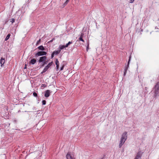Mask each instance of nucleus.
<instances>
[{
  "instance_id": "obj_30",
  "label": "nucleus",
  "mask_w": 159,
  "mask_h": 159,
  "mask_svg": "<svg viewBox=\"0 0 159 159\" xmlns=\"http://www.w3.org/2000/svg\"><path fill=\"white\" fill-rule=\"evenodd\" d=\"M127 72V70H126L124 69V76H125L126 75Z\"/></svg>"
},
{
  "instance_id": "obj_20",
  "label": "nucleus",
  "mask_w": 159,
  "mask_h": 159,
  "mask_svg": "<svg viewBox=\"0 0 159 159\" xmlns=\"http://www.w3.org/2000/svg\"><path fill=\"white\" fill-rule=\"evenodd\" d=\"M64 67V64H63L62 66L60 68V71H61L63 70V69Z\"/></svg>"
},
{
  "instance_id": "obj_26",
  "label": "nucleus",
  "mask_w": 159,
  "mask_h": 159,
  "mask_svg": "<svg viewBox=\"0 0 159 159\" xmlns=\"http://www.w3.org/2000/svg\"><path fill=\"white\" fill-rule=\"evenodd\" d=\"M45 65V64H44V63L43 62H41V64L40 65V68L43 67Z\"/></svg>"
},
{
  "instance_id": "obj_3",
  "label": "nucleus",
  "mask_w": 159,
  "mask_h": 159,
  "mask_svg": "<svg viewBox=\"0 0 159 159\" xmlns=\"http://www.w3.org/2000/svg\"><path fill=\"white\" fill-rule=\"evenodd\" d=\"M47 54V52L43 51H39L35 55V57H37L40 56H45Z\"/></svg>"
},
{
  "instance_id": "obj_25",
  "label": "nucleus",
  "mask_w": 159,
  "mask_h": 159,
  "mask_svg": "<svg viewBox=\"0 0 159 159\" xmlns=\"http://www.w3.org/2000/svg\"><path fill=\"white\" fill-rule=\"evenodd\" d=\"M42 105H45L46 104V101L45 100H43L42 101Z\"/></svg>"
},
{
  "instance_id": "obj_39",
  "label": "nucleus",
  "mask_w": 159,
  "mask_h": 159,
  "mask_svg": "<svg viewBox=\"0 0 159 159\" xmlns=\"http://www.w3.org/2000/svg\"><path fill=\"white\" fill-rule=\"evenodd\" d=\"M52 40H51L50 41L51 42H52Z\"/></svg>"
},
{
  "instance_id": "obj_28",
  "label": "nucleus",
  "mask_w": 159,
  "mask_h": 159,
  "mask_svg": "<svg viewBox=\"0 0 159 159\" xmlns=\"http://www.w3.org/2000/svg\"><path fill=\"white\" fill-rule=\"evenodd\" d=\"M148 88L147 87H145L144 88V90L145 91V92L146 93H148V91L147 90Z\"/></svg>"
},
{
  "instance_id": "obj_8",
  "label": "nucleus",
  "mask_w": 159,
  "mask_h": 159,
  "mask_svg": "<svg viewBox=\"0 0 159 159\" xmlns=\"http://www.w3.org/2000/svg\"><path fill=\"white\" fill-rule=\"evenodd\" d=\"M36 62V60L35 59H32L29 62V64L30 65H34Z\"/></svg>"
},
{
  "instance_id": "obj_38",
  "label": "nucleus",
  "mask_w": 159,
  "mask_h": 159,
  "mask_svg": "<svg viewBox=\"0 0 159 159\" xmlns=\"http://www.w3.org/2000/svg\"><path fill=\"white\" fill-rule=\"evenodd\" d=\"M101 159H104V157H102Z\"/></svg>"
},
{
  "instance_id": "obj_36",
  "label": "nucleus",
  "mask_w": 159,
  "mask_h": 159,
  "mask_svg": "<svg viewBox=\"0 0 159 159\" xmlns=\"http://www.w3.org/2000/svg\"><path fill=\"white\" fill-rule=\"evenodd\" d=\"M26 67H26V65H25V67H24V68H25V69H26Z\"/></svg>"
},
{
  "instance_id": "obj_35",
  "label": "nucleus",
  "mask_w": 159,
  "mask_h": 159,
  "mask_svg": "<svg viewBox=\"0 0 159 159\" xmlns=\"http://www.w3.org/2000/svg\"><path fill=\"white\" fill-rule=\"evenodd\" d=\"M134 0H130V2L131 3H133Z\"/></svg>"
},
{
  "instance_id": "obj_17",
  "label": "nucleus",
  "mask_w": 159,
  "mask_h": 159,
  "mask_svg": "<svg viewBox=\"0 0 159 159\" xmlns=\"http://www.w3.org/2000/svg\"><path fill=\"white\" fill-rule=\"evenodd\" d=\"M72 43V41H69V42H68V43H66V45H65V47H66V48L68 47L69 45H70V44H71Z\"/></svg>"
},
{
  "instance_id": "obj_31",
  "label": "nucleus",
  "mask_w": 159,
  "mask_h": 159,
  "mask_svg": "<svg viewBox=\"0 0 159 159\" xmlns=\"http://www.w3.org/2000/svg\"><path fill=\"white\" fill-rule=\"evenodd\" d=\"M89 44H88L86 46V50H87V51H88V50L89 49Z\"/></svg>"
},
{
  "instance_id": "obj_29",
  "label": "nucleus",
  "mask_w": 159,
  "mask_h": 159,
  "mask_svg": "<svg viewBox=\"0 0 159 159\" xmlns=\"http://www.w3.org/2000/svg\"><path fill=\"white\" fill-rule=\"evenodd\" d=\"M56 64H59V61L57 59H56L55 61Z\"/></svg>"
},
{
  "instance_id": "obj_24",
  "label": "nucleus",
  "mask_w": 159,
  "mask_h": 159,
  "mask_svg": "<svg viewBox=\"0 0 159 159\" xmlns=\"http://www.w3.org/2000/svg\"><path fill=\"white\" fill-rule=\"evenodd\" d=\"M40 39L39 40H38L36 43V46L38 45L39 44L40 42Z\"/></svg>"
},
{
  "instance_id": "obj_1",
  "label": "nucleus",
  "mask_w": 159,
  "mask_h": 159,
  "mask_svg": "<svg viewBox=\"0 0 159 159\" xmlns=\"http://www.w3.org/2000/svg\"><path fill=\"white\" fill-rule=\"evenodd\" d=\"M127 138V132L126 131L124 132L122 134L119 146L120 148L124 143Z\"/></svg>"
},
{
  "instance_id": "obj_14",
  "label": "nucleus",
  "mask_w": 159,
  "mask_h": 159,
  "mask_svg": "<svg viewBox=\"0 0 159 159\" xmlns=\"http://www.w3.org/2000/svg\"><path fill=\"white\" fill-rule=\"evenodd\" d=\"M84 34L83 33L81 34V36L79 38V39L80 41H82L83 42H84V40L82 38V36H83Z\"/></svg>"
},
{
  "instance_id": "obj_7",
  "label": "nucleus",
  "mask_w": 159,
  "mask_h": 159,
  "mask_svg": "<svg viewBox=\"0 0 159 159\" xmlns=\"http://www.w3.org/2000/svg\"><path fill=\"white\" fill-rule=\"evenodd\" d=\"M51 92L49 90H47L45 92L44 96L46 98L48 97L50 95Z\"/></svg>"
},
{
  "instance_id": "obj_12",
  "label": "nucleus",
  "mask_w": 159,
  "mask_h": 159,
  "mask_svg": "<svg viewBox=\"0 0 159 159\" xmlns=\"http://www.w3.org/2000/svg\"><path fill=\"white\" fill-rule=\"evenodd\" d=\"M65 48H66V47H65V45H60L59 47V51H60V52L61 50Z\"/></svg>"
},
{
  "instance_id": "obj_5",
  "label": "nucleus",
  "mask_w": 159,
  "mask_h": 159,
  "mask_svg": "<svg viewBox=\"0 0 159 159\" xmlns=\"http://www.w3.org/2000/svg\"><path fill=\"white\" fill-rule=\"evenodd\" d=\"M66 157L67 159H75L74 155L70 152H68L67 154Z\"/></svg>"
},
{
  "instance_id": "obj_33",
  "label": "nucleus",
  "mask_w": 159,
  "mask_h": 159,
  "mask_svg": "<svg viewBox=\"0 0 159 159\" xmlns=\"http://www.w3.org/2000/svg\"><path fill=\"white\" fill-rule=\"evenodd\" d=\"M46 85L45 84H42L41 87H45L46 86Z\"/></svg>"
},
{
  "instance_id": "obj_13",
  "label": "nucleus",
  "mask_w": 159,
  "mask_h": 159,
  "mask_svg": "<svg viewBox=\"0 0 159 159\" xmlns=\"http://www.w3.org/2000/svg\"><path fill=\"white\" fill-rule=\"evenodd\" d=\"M53 63V61H51V62L49 63L47 66H45V67L47 68V69H48L52 65Z\"/></svg>"
},
{
  "instance_id": "obj_11",
  "label": "nucleus",
  "mask_w": 159,
  "mask_h": 159,
  "mask_svg": "<svg viewBox=\"0 0 159 159\" xmlns=\"http://www.w3.org/2000/svg\"><path fill=\"white\" fill-rule=\"evenodd\" d=\"M37 48L42 51H43L45 50V48L43 45H40Z\"/></svg>"
},
{
  "instance_id": "obj_21",
  "label": "nucleus",
  "mask_w": 159,
  "mask_h": 159,
  "mask_svg": "<svg viewBox=\"0 0 159 159\" xmlns=\"http://www.w3.org/2000/svg\"><path fill=\"white\" fill-rule=\"evenodd\" d=\"M48 69H47L45 66L44 68L43 71V72H45Z\"/></svg>"
},
{
  "instance_id": "obj_4",
  "label": "nucleus",
  "mask_w": 159,
  "mask_h": 159,
  "mask_svg": "<svg viewBox=\"0 0 159 159\" xmlns=\"http://www.w3.org/2000/svg\"><path fill=\"white\" fill-rule=\"evenodd\" d=\"M143 153L141 151H139L134 159H140Z\"/></svg>"
},
{
  "instance_id": "obj_22",
  "label": "nucleus",
  "mask_w": 159,
  "mask_h": 159,
  "mask_svg": "<svg viewBox=\"0 0 159 159\" xmlns=\"http://www.w3.org/2000/svg\"><path fill=\"white\" fill-rule=\"evenodd\" d=\"M48 69H47L45 66L44 68L43 71V72H45Z\"/></svg>"
},
{
  "instance_id": "obj_27",
  "label": "nucleus",
  "mask_w": 159,
  "mask_h": 159,
  "mask_svg": "<svg viewBox=\"0 0 159 159\" xmlns=\"http://www.w3.org/2000/svg\"><path fill=\"white\" fill-rule=\"evenodd\" d=\"M56 70H58L59 67V64H56Z\"/></svg>"
},
{
  "instance_id": "obj_19",
  "label": "nucleus",
  "mask_w": 159,
  "mask_h": 159,
  "mask_svg": "<svg viewBox=\"0 0 159 159\" xmlns=\"http://www.w3.org/2000/svg\"><path fill=\"white\" fill-rule=\"evenodd\" d=\"M33 95L35 97H37L38 96L37 93L35 92H33Z\"/></svg>"
},
{
  "instance_id": "obj_34",
  "label": "nucleus",
  "mask_w": 159,
  "mask_h": 159,
  "mask_svg": "<svg viewBox=\"0 0 159 159\" xmlns=\"http://www.w3.org/2000/svg\"><path fill=\"white\" fill-rule=\"evenodd\" d=\"M54 55V54L52 52L51 54V58H52L53 57Z\"/></svg>"
},
{
  "instance_id": "obj_2",
  "label": "nucleus",
  "mask_w": 159,
  "mask_h": 159,
  "mask_svg": "<svg viewBox=\"0 0 159 159\" xmlns=\"http://www.w3.org/2000/svg\"><path fill=\"white\" fill-rule=\"evenodd\" d=\"M154 96L155 98H156L157 96L159 93V82H157L154 86Z\"/></svg>"
},
{
  "instance_id": "obj_6",
  "label": "nucleus",
  "mask_w": 159,
  "mask_h": 159,
  "mask_svg": "<svg viewBox=\"0 0 159 159\" xmlns=\"http://www.w3.org/2000/svg\"><path fill=\"white\" fill-rule=\"evenodd\" d=\"M47 57L45 56H42L39 58V60H38V62L39 63L41 62H44L45 60H46Z\"/></svg>"
},
{
  "instance_id": "obj_32",
  "label": "nucleus",
  "mask_w": 159,
  "mask_h": 159,
  "mask_svg": "<svg viewBox=\"0 0 159 159\" xmlns=\"http://www.w3.org/2000/svg\"><path fill=\"white\" fill-rule=\"evenodd\" d=\"M48 61H46V60H45V61H44V62H43L44 63L45 65H46V64H47L48 63Z\"/></svg>"
},
{
  "instance_id": "obj_37",
  "label": "nucleus",
  "mask_w": 159,
  "mask_h": 159,
  "mask_svg": "<svg viewBox=\"0 0 159 159\" xmlns=\"http://www.w3.org/2000/svg\"><path fill=\"white\" fill-rule=\"evenodd\" d=\"M44 72H43V71L41 72V74H43V73Z\"/></svg>"
},
{
  "instance_id": "obj_18",
  "label": "nucleus",
  "mask_w": 159,
  "mask_h": 159,
  "mask_svg": "<svg viewBox=\"0 0 159 159\" xmlns=\"http://www.w3.org/2000/svg\"><path fill=\"white\" fill-rule=\"evenodd\" d=\"M70 0H66V1L64 3L63 5L64 6H66L68 2H69Z\"/></svg>"
},
{
  "instance_id": "obj_23",
  "label": "nucleus",
  "mask_w": 159,
  "mask_h": 159,
  "mask_svg": "<svg viewBox=\"0 0 159 159\" xmlns=\"http://www.w3.org/2000/svg\"><path fill=\"white\" fill-rule=\"evenodd\" d=\"M15 19L14 18H11L10 19V21L12 23H13L15 22Z\"/></svg>"
},
{
  "instance_id": "obj_16",
  "label": "nucleus",
  "mask_w": 159,
  "mask_h": 159,
  "mask_svg": "<svg viewBox=\"0 0 159 159\" xmlns=\"http://www.w3.org/2000/svg\"><path fill=\"white\" fill-rule=\"evenodd\" d=\"M10 35H11L10 34H8L6 37L5 39V40L7 41V40H8L9 38Z\"/></svg>"
},
{
  "instance_id": "obj_40",
  "label": "nucleus",
  "mask_w": 159,
  "mask_h": 159,
  "mask_svg": "<svg viewBox=\"0 0 159 159\" xmlns=\"http://www.w3.org/2000/svg\"><path fill=\"white\" fill-rule=\"evenodd\" d=\"M20 111H18V112H20Z\"/></svg>"
},
{
  "instance_id": "obj_9",
  "label": "nucleus",
  "mask_w": 159,
  "mask_h": 159,
  "mask_svg": "<svg viewBox=\"0 0 159 159\" xmlns=\"http://www.w3.org/2000/svg\"><path fill=\"white\" fill-rule=\"evenodd\" d=\"M5 62V59L4 58H3L2 57L0 60V63L1 67L3 66V65Z\"/></svg>"
},
{
  "instance_id": "obj_15",
  "label": "nucleus",
  "mask_w": 159,
  "mask_h": 159,
  "mask_svg": "<svg viewBox=\"0 0 159 159\" xmlns=\"http://www.w3.org/2000/svg\"><path fill=\"white\" fill-rule=\"evenodd\" d=\"M60 51H55L53 52V53L54 54V55H57L60 52Z\"/></svg>"
},
{
  "instance_id": "obj_10",
  "label": "nucleus",
  "mask_w": 159,
  "mask_h": 159,
  "mask_svg": "<svg viewBox=\"0 0 159 159\" xmlns=\"http://www.w3.org/2000/svg\"><path fill=\"white\" fill-rule=\"evenodd\" d=\"M131 56H130L129 57V59L128 61V62L127 65V66H126V67H125V70H127L129 68V65L130 61L131 60Z\"/></svg>"
},
{
  "instance_id": "obj_41",
  "label": "nucleus",
  "mask_w": 159,
  "mask_h": 159,
  "mask_svg": "<svg viewBox=\"0 0 159 159\" xmlns=\"http://www.w3.org/2000/svg\"><path fill=\"white\" fill-rule=\"evenodd\" d=\"M20 111H18V112H20Z\"/></svg>"
}]
</instances>
